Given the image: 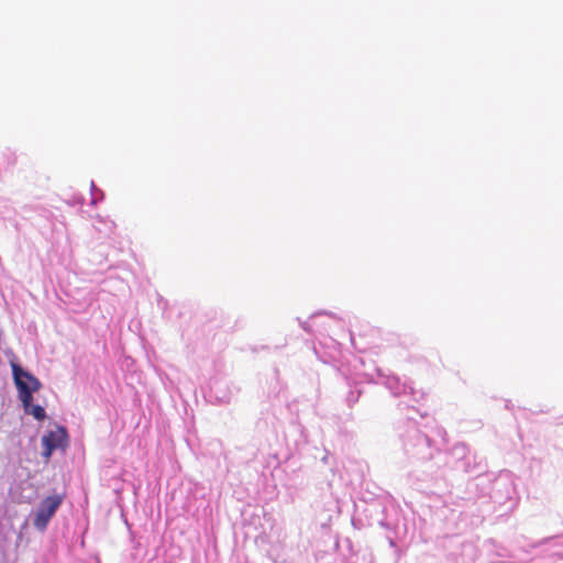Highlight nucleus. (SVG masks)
Listing matches in <instances>:
<instances>
[{
  "label": "nucleus",
  "mask_w": 563,
  "mask_h": 563,
  "mask_svg": "<svg viewBox=\"0 0 563 563\" xmlns=\"http://www.w3.org/2000/svg\"><path fill=\"white\" fill-rule=\"evenodd\" d=\"M11 367L13 379L18 388L19 398L22 402L25 413L32 415L38 421L44 420L46 418L44 408L40 405L32 404V394L41 388V382L14 362H11Z\"/></svg>",
  "instance_id": "obj_1"
},
{
  "label": "nucleus",
  "mask_w": 563,
  "mask_h": 563,
  "mask_svg": "<svg viewBox=\"0 0 563 563\" xmlns=\"http://www.w3.org/2000/svg\"><path fill=\"white\" fill-rule=\"evenodd\" d=\"M62 504V497L58 495L48 496L45 499H43L37 508V511L35 514L34 518V526L35 528L40 530H44L51 520V518L54 516L56 510L59 508Z\"/></svg>",
  "instance_id": "obj_2"
},
{
  "label": "nucleus",
  "mask_w": 563,
  "mask_h": 563,
  "mask_svg": "<svg viewBox=\"0 0 563 563\" xmlns=\"http://www.w3.org/2000/svg\"><path fill=\"white\" fill-rule=\"evenodd\" d=\"M44 446L43 456L48 460L56 449H62L68 444V435L64 427H56L55 430L48 431L42 438Z\"/></svg>",
  "instance_id": "obj_3"
}]
</instances>
